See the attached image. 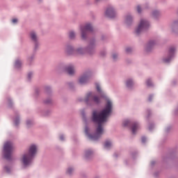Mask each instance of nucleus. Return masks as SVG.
<instances>
[{
  "mask_svg": "<svg viewBox=\"0 0 178 178\" xmlns=\"http://www.w3.org/2000/svg\"><path fill=\"white\" fill-rule=\"evenodd\" d=\"M112 112V102L108 101L105 108L100 113L97 111H93L92 113V121L95 123H97L98 126L96 129V134L93 136L88 134V128L85 129V133L88 135V137L90 140H98L101 136L104 134V128L102 124L106 122V119Z\"/></svg>",
  "mask_w": 178,
  "mask_h": 178,
  "instance_id": "obj_1",
  "label": "nucleus"
},
{
  "mask_svg": "<svg viewBox=\"0 0 178 178\" xmlns=\"http://www.w3.org/2000/svg\"><path fill=\"white\" fill-rule=\"evenodd\" d=\"M35 154H37V146L32 145L29 148V154H24L22 158V162L25 166L29 165Z\"/></svg>",
  "mask_w": 178,
  "mask_h": 178,
  "instance_id": "obj_2",
  "label": "nucleus"
},
{
  "mask_svg": "<svg viewBox=\"0 0 178 178\" xmlns=\"http://www.w3.org/2000/svg\"><path fill=\"white\" fill-rule=\"evenodd\" d=\"M13 149H15V147L13 146V143L12 142H6L3 146V152H4V158L6 159H10V156H12V152H13Z\"/></svg>",
  "mask_w": 178,
  "mask_h": 178,
  "instance_id": "obj_3",
  "label": "nucleus"
},
{
  "mask_svg": "<svg viewBox=\"0 0 178 178\" xmlns=\"http://www.w3.org/2000/svg\"><path fill=\"white\" fill-rule=\"evenodd\" d=\"M149 26V23H148L147 20L141 19L138 28L136 30V33L140 34V33H143V31H145V30H147V29H148Z\"/></svg>",
  "mask_w": 178,
  "mask_h": 178,
  "instance_id": "obj_4",
  "label": "nucleus"
},
{
  "mask_svg": "<svg viewBox=\"0 0 178 178\" xmlns=\"http://www.w3.org/2000/svg\"><path fill=\"white\" fill-rule=\"evenodd\" d=\"M85 102L88 104H92V102H95V104H99V97L94 96L92 92H89L85 98Z\"/></svg>",
  "mask_w": 178,
  "mask_h": 178,
  "instance_id": "obj_5",
  "label": "nucleus"
},
{
  "mask_svg": "<svg viewBox=\"0 0 178 178\" xmlns=\"http://www.w3.org/2000/svg\"><path fill=\"white\" fill-rule=\"evenodd\" d=\"M81 34H82V38H86V35L87 34L88 31H91L92 30V26L90 24H87L85 27L81 28Z\"/></svg>",
  "mask_w": 178,
  "mask_h": 178,
  "instance_id": "obj_6",
  "label": "nucleus"
},
{
  "mask_svg": "<svg viewBox=\"0 0 178 178\" xmlns=\"http://www.w3.org/2000/svg\"><path fill=\"white\" fill-rule=\"evenodd\" d=\"M175 47L170 48L168 58L163 59V62H165V63H169V62H170V60L172 59V58L173 57V55L175 54Z\"/></svg>",
  "mask_w": 178,
  "mask_h": 178,
  "instance_id": "obj_7",
  "label": "nucleus"
},
{
  "mask_svg": "<svg viewBox=\"0 0 178 178\" xmlns=\"http://www.w3.org/2000/svg\"><path fill=\"white\" fill-rule=\"evenodd\" d=\"M106 16H107V17L111 18L115 17V16H116V12L113 9V8L110 7L106 10Z\"/></svg>",
  "mask_w": 178,
  "mask_h": 178,
  "instance_id": "obj_8",
  "label": "nucleus"
},
{
  "mask_svg": "<svg viewBox=\"0 0 178 178\" xmlns=\"http://www.w3.org/2000/svg\"><path fill=\"white\" fill-rule=\"evenodd\" d=\"M65 71L67 72V73H68V74H74V67H73V65H68L67 67H66Z\"/></svg>",
  "mask_w": 178,
  "mask_h": 178,
  "instance_id": "obj_9",
  "label": "nucleus"
},
{
  "mask_svg": "<svg viewBox=\"0 0 178 178\" xmlns=\"http://www.w3.org/2000/svg\"><path fill=\"white\" fill-rule=\"evenodd\" d=\"M138 129H140V125L138 124V123L135 122L132 124L131 130L133 134H136V132L137 131V130H138Z\"/></svg>",
  "mask_w": 178,
  "mask_h": 178,
  "instance_id": "obj_10",
  "label": "nucleus"
},
{
  "mask_svg": "<svg viewBox=\"0 0 178 178\" xmlns=\"http://www.w3.org/2000/svg\"><path fill=\"white\" fill-rule=\"evenodd\" d=\"M88 81V75H83L79 79L80 84H86Z\"/></svg>",
  "mask_w": 178,
  "mask_h": 178,
  "instance_id": "obj_11",
  "label": "nucleus"
},
{
  "mask_svg": "<svg viewBox=\"0 0 178 178\" xmlns=\"http://www.w3.org/2000/svg\"><path fill=\"white\" fill-rule=\"evenodd\" d=\"M31 38L35 42H37V34H35L33 31L31 33Z\"/></svg>",
  "mask_w": 178,
  "mask_h": 178,
  "instance_id": "obj_12",
  "label": "nucleus"
},
{
  "mask_svg": "<svg viewBox=\"0 0 178 178\" xmlns=\"http://www.w3.org/2000/svg\"><path fill=\"white\" fill-rule=\"evenodd\" d=\"M125 22L127 24H131V22H133V18H131V16L129 15L127 17Z\"/></svg>",
  "mask_w": 178,
  "mask_h": 178,
  "instance_id": "obj_13",
  "label": "nucleus"
},
{
  "mask_svg": "<svg viewBox=\"0 0 178 178\" xmlns=\"http://www.w3.org/2000/svg\"><path fill=\"white\" fill-rule=\"evenodd\" d=\"M111 145H112V143H111V141L107 140V141L105 142V144H104L105 148H110V147Z\"/></svg>",
  "mask_w": 178,
  "mask_h": 178,
  "instance_id": "obj_14",
  "label": "nucleus"
},
{
  "mask_svg": "<svg viewBox=\"0 0 178 178\" xmlns=\"http://www.w3.org/2000/svg\"><path fill=\"white\" fill-rule=\"evenodd\" d=\"M22 66V61L17 60L15 61V67H20Z\"/></svg>",
  "mask_w": 178,
  "mask_h": 178,
  "instance_id": "obj_15",
  "label": "nucleus"
},
{
  "mask_svg": "<svg viewBox=\"0 0 178 178\" xmlns=\"http://www.w3.org/2000/svg\"><path fill=\"white\" fill-rule=\"evenodd\" d=\"M154 44H155V42L154 41H151L148 43L147 44V51H148V49L149 48H151V47H153L154 46Z\"/></svg>",
  "mask_w": 178,
  "mask_h": 178,
  "instance_id": "obj_16",
  "label": "nucleus"
},
{
  "mask_svg": "<svg viewBox=\"0 0 178 178\" xmlns=\"http://www.w3.org/2000/svg\"><path fill=\"white\" fill-rule=\"evenodd\" d=\"M131 86H133L132 81L131 80H128L127 81V87L130 88V87H131Z\"/></svg>",
  "mask_w": 178,
  "mask_h": 178,
  "instance_id": "obj_17",
  "label": "nucleus"
},
{
  "mask_svg": "<svg viewBox=\"0 0 178 178\" xmlns=\"http://www.w3.org/2000/svg\"><path fill=\"white\" fill-rule=\"evenodd\" d=\"M91 154H92V151L91 150H88L86 152V158H88V156H90V155H91Z\"/></svg>",
  "mask_w": 178,
  "mask_h": 178,
  "instance_id": "obj_18",
  "label": "nucleus"
},
{
  "mask_svg": "<svg viewBox=\"0 0 178 178\" xmlns=\"http://www.w3.org/2000/svg\"><path fill=\"white\" fill-rule=\"evenodd\" d=\"M76 52H77V54H79V55H81V54H83L84 50H83V49H78L76 50Z\"/></svg>",
  "mask_w": 178,
  "mask_h": 178,
  "instance_id": "obj_19",
  "label": "nucleus"
},
{
  "mask_svg": "<svg viewBox=\"0 0 178 178\" xmlns=\"http://www.w3.org/2000/svg\"><path fill=\"white\" fill-rule=\"evenodd\" d=\"M146 84H147V87H151V86H152V82L148 79L147 81H146Z\"/></svg>",
  "mask_w": 178,
  "mask_h": 178,
  "instance_id": "obj_20",
  "label": "nucleus"
},
{
  "mask_svg": "<svg viewBox=\"0 0 178 178\" xmlns=\"http://www.w3.org/2000/svg\"><path fill=\"white\" fill-rule=\"evenodd\" d=\"M130 124V121L129 120H125L123 122V126L126 127V126H129Z\"/></svg>",
  "mask_w": 178,
  "mask_h": 178,
  "instance_id": "obj_21",
  "label": "nucleus"
},
{
  "mask_svg": "<svg viewBox=\"0 0 178 178\" xmlns=\"http://www.w3.org/2000/svg\"><path fill=\"white\" fill-rule=\"evenodd\" d=\"M70 38H74L75 34L74 32H70Z\"/></svg>",
  "mask_w": 178,
  "mask_h": 178,
  "instance_id": "obj_22",
  "label": "nucleus"
},
{
  "mask_svg": "<svg viewBox=\"0 0 178 178\" xmlns=\"http://www.w3.org/2000/svg\"><path fill=\"white\" fill-rule=\"evenodd\" d=\"M72 172H73V170L72 168H68L67 171V173L68 175H72Z\"/></svg>",
  "mask_w": 178,
  "mask_h": 178,
  "instance_id": "obj_23",
  "label": "nucleus"
},
{
  "mask_svg": "<svg viewBox=\"0 0 178 178\" xmlns=\"http://www.w3.org/2000/svg\"><path fill=\"white\" fill-rule=\"evenodd\" d=\"M96 88L98 92H101V88L99 87V85L97 84L96 85Z\"/></svg>",
  "mask_w": 178,
  "mask_h": 178,
  "instance_id": "obj_24",
  "label": "nucleus"
},
{
  "mask_svg": "<svg viewBox=\"0 0 178 178\" xmlns=\"http://www.w3.org/2000/svg\"><path fill=\"white\" fill-rule=\"evenodd\" d=\"M159 15V11H154L153 12V16H158Z\"/></svg>",
  "mask_w": 178,
  "mask_h": 178,
  "instance_id": "obj_25",
  "label": "nucleus"
},
{
  "mask_svg": "<svg viewBox=\"0 0 178 178\" xmlns=\"http://www.w3.org/2000/svg\"><path fill=\"white\" fill-rule=\"evenodd\" d=\"M126 52H127V54L131 52V47H127L126 49Z\"/></svg>",
  "mask_w": 178,
  "mask_h": 178,
  "instance_id": "obj_26",
  "label": "nucleus"
},
{
  "mask_svg": "<svg viewBox=\"0 0 178 178\" xmlns=\"http://www.w3.org/2000/svg\"><path fill=\"white\" fill-rule=\"evenodd\" d=\"M4 170H6V172H10V168L8 167H5Z\"/></svg>",
  "mask_w": 178,
  "mask_h": 178,
  "instance_id": "obj_27",
  "label": "nucleus"
},
{
  "mask_svg": "<svg viewBox=\"0 0 178 178\" xmlns=\"http://www.w3.org/2000/svg\"><path fill=\"white\" fill-rule=\"evenodd\" d=\"M15 126H17L19 124V119L18 118H16L15 120Z\"/></svg>",
  "mask_w": 178,
  "mask_h": 178,
  "instance_id": "obj_28",
  "label": "nucleus"
},
{
  "mask_svg": "<svg viewBox=\"0 0 178 178\" xmlns=\"http://www.w3.org/2000/svg\"><path fill=\"white\" fill-rule=\"evenodd\" d=\"M137 10H138V13H141V7H140V6H137Z\"/></svg>",
  "mask_w": 178,
  "mask_h": 178,
  "instance_id": "obj_29",
  "label": "nucleus"
},
{
  "mask_svg": "<svg viewBox=\"0 0 178 178\" xmlns=\"http://www.w3.org/2000/svg\"><path fill=\"white\" fill-rule=\"evenodd\" d=\"M116 58H118V54H113V59L115 60Z\"/></svg>",
  "mask_w": 178,
  "mask_h": 178,
  "instance_id": "obj_30",
  "label": "nucleus"
},
{
  "mask_svg": "<svg viewBox=\"0 0 178 178\" xmlns=\"http://www.w3.org/2000/svg\"><path fill=\"white\" fill-rule=\"evenodd\" d=\"M147 141V138L145 137H142V143H145Z\"/></svg>",
  "mask_w": 178,
  "mask_h": 178,
  "instance_id": "obj_31",
  "label": "nucleus"
},
{
  "mask_svg": "<svg viewBox=\"0 0 178 178\" xmlns=\"http://www.w3.org/2000/svg\"><path fill=\"white\" fill-rule=\"evenodd\" d=\"M31 76H33V73L30 72L28 74V79H31Z\"/></svg>",
  "mask_w": 178,
  "mask_h": 178,
  "instance_id": "obj_32",
  "label": "nucleus"
},
{
  "mask_svg": "<svg viewBox=\"0 0 178 178\" xmlns=\"http://www.w3.org/2000/svg\"><path fill=\"white\" fill-rule=\"evenodd\" d=\"M60 140H61V141H63V140H65V137L63 136V135H61L60 136Z\"/></svg>",
  "mask_w": 178,
  "mask_h": 178,
  "instance_id": "obj_33",
  "label": "nucleus"
},
{
  "mask_svg": "<svg viewBox=\"0 0 178 178\" xmlns=\"http://www.w3.org/2000/svg\"><path fill=\"white\" fill-rule=\"evenodd\" d=\"M13 23H17V19H13Z\"/></svg>",
  "mask_w": 178,
  "mask_h": 178,
  "instance_id": "obj_34",
  "label": "nucleus"
},
{
  "mask_svg": "<svg viewBox=\"0 0 178 178\" xmlns=\"http://www.w3.org/2000/svg\"><path fill=\"white\" fill-rule=\"evenodd\" d=\"M152 96H149V101H152Z\"/></svg>",
  "mask_w": 178,
  "mask_h": 178,
  "instance_id": "obj_35",
  "label": "nucleus"
},
{
  "mask_svg": "<svg viewBox=\"0 0 178 178\" xmlns=\"http://www.w3.org/2000/svg\"><path fill=\"white\" fill-rule=\"evenodd\" d=\"M26 124H30V121H27Z\"/></svg>",
  "mask_w": 178,
  "mask_h": 178,
  "instance_id": "obj_36",
  "label": "nucleus"
},
{
  "mask_svg": "<svg viewBox=\"0 0 178 178\" xmlns=\"http://www.w3.org/2000/svg\"><path fill=\"white\" fill-rule=\"evenodd\" d=\"M96 1H99V0H96Z\"/></svg>",
  "mask_w": 178,
  "mask_h": 178,
  "instance_id": "obj_37",
  "label": "nucleus"
}]
</instances>
